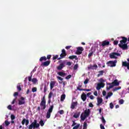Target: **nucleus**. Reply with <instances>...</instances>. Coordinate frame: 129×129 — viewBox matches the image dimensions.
<instances>
[{"mask_svg":"<svg viewBox=\"0 0 129 129\" xmlns=\"http://www.w3.org/2000/svg\"><path fill=\"white\" fill-rule=\"evenodd\" d=\"M32 76H33L32 75H31V76L28 77V81H32Z\"/></svg>","mask_w":129,"mask_h":129,"instance_id":"55","label":"nucleus"},{"mask_svg":"<svg viewBox=\"0 0 129 129\" xmlns=\"http://www.w3.org/2000/svg\"><path fill=\"white\" fill-rule=\"evenodd\" d=\"M39 124H40L41 126H44V124H45V122H44L43 120H41L39 121Z\"/></svg>","mask_w":129,"mask_h":129,"instance_id":"38","label":"nucleus"},{"mask_svg":"<svg viewBox=\"0 0 129 129\" xmlns=\"http://www.w3.org/2000/svg\"><path fill=\"white\" fill-rule=\"evenodd\" d=\"M61 83H62L63 87H64L65 85H66V84H67V82H66V81H62V82H61Z\"/></svg>","mask_w":129,"mask_h":129,"instance_id":"49","label":"nucleus"},{"mask_svg":"<svg viewBox=\"0 0 129 129\" xmlns=\"http://www.w3.org/2000/svg\"><path fill=\"white\" fill-rule=\"evenodd\" d=\"M89 98H90V99H92V100L94 99V97L93 95L90 96Z\"/></svg>","mask_w":129,"mask_h":129,"instance_id":"64","label":"nucleus"},{"mask_svg":"<svg viewBox=\"0 0 129 129\" xmlns=\"http://www.w3.org/2000/svg\"><path fill=\"white\" fill-rule=\"evenodd\" d=\"M83 129H87V123L86 122H84Z\"/></svg>","mask_w":129,"mask_h":129,"instance_id":"36","label":"nucleus"},{"mask_svg":"<svg viewBox=\"0 0 129 129\" xmlns=\"http://www.w3.org/2000/svg\"><path fill=\"white\" fill-rule=\"evenodd\" d=\"M59 114H64V110H60L59 111Z\"/></svg>","mask_w":129,"mask_h":129,"instance_id":"52","label":"nucleus"},{"mask_svg":"<svg viewBox=\"0 0 129 129\" xmlns=\"http://www.w3.org/2000/svg\"><path fill=\"white\" fill-rule=\"evenodd\" d=\"M81 98L83 101H85L87 98V96L85 94V93H83L81 96Z\"/></svg>","mask_w":129,"mask_h":129,"instance_id":"18","label":"nucleus"},{"mask_svg":"<svg viewBox=\"0 0 129 129\" xmlns=\"http://www.w3.org/2000/svg\"><path fill=\"white\" fill-rule=\"evenodd\" d=\"M101 120H102V122L103 123V124L105 125L106 122V121L104 119V117H103V116H102Z\"/></svg>","mask_w":129,"mask_h":129,"instance_id":"34","label":"nucleus"},{"mask_svg":"<svg viewBox=\"0 0 129 129\" xmlns=\"http://www.w3.org/2000/svg\"><path fill=\"white\" fill-rule=\"evenodd\" d=\"M103 73H104V71H100L99 72V74L97 75V77H100V76L103 75Z\"/></svg>","mask_w":129,"mask_h":129,"instance_id":"30","label":"nucleus"},{"mask_svg":"<svg viewBox=\"0 0 129 129\" xmlns=\"http://www.w3.org/2000/svg\"><path fill=\"white\" fill-rule=\"evenodd\" d=\"M57 74L59 75V76H61V77H65V76H66V74L62 72L57 73Z\"/></svg>","mask_w":129,"mask_h":129,"instance_id":"23","label":"nucleus"},{"mask_svg":"<svg viewBox=\"0 0 129 129\" xmlns=\"http://www.w3.org/2000/svg\"><path fill=\"white\" fill-rule=\"evenodd\" d=\"M109 106H110V108H111V109H112V108H113V107H114V105H113V103H112V102L109 104Z\"/></svg>","mask_w":129,"mask_h":129,"instance_id":"43","label":"nucleus"},{"mask_svg":"<svg viewBox=\"0 0 129 129\" xmlns=\"http://www.w3.org/2000/svg\"><path fill=\"white\" fill-rule=\"evenodd\" d=\"M89 81V79H86L84 82V84H87V83H88V82Z\"/></svg>","mask_w":129,"mask_h":129,"instance_id":"48","label":"nucleus"},{"mask_svg":"<svg viewBox=\"0 0 129 129\" xmlns=\"http://www.w3.org/2000/svg\"><path fill=\"white\" fill-rule=\"evenodd\" d=\"M99 81L100 82H101V83H103V82H105V81L102 78L100 79Z\"/></svg>","mask_w":129,"mask_h":129,"instance_id":"53","label":"nucleus"},{"mask_svg":"<svg viewBox=\"0 0 129 129\" xmlns=\"http://www.w3.org/2000/svg\"><path fill=\"white\" fill-rule=\"evenodd\" d=\"M40 106L41 107V110H44L46 109V99L45 96H44L42 99L41 102H40Z\"/></svg>","mask_w":129,"mask_h":129,"instance_id":"3","label":"nucleus"},{"mask_svg":"<svg viewBox=\"0 0 129 129\" xmlns=\"http://www.w3.org/2000/svg\"><path fill=\"white\" fill-rule=\"evenodd\" d=\"M25 103L26 102L25 101V98H24V97H21L20 98V100H19V105H22V104H25Z\"/></svg>","mask_w":129,"mask_h":129,"instance_id":"11","label":"nucleus"},{"mask_svg":"<svg viewBox=\"0 0 129 129\" xmlns=\"http://www.w3.org/2000/svg\"><path fill=\"white\" fill-rule=\"evenodd\" d=\"M59 57V55H56L55 56H53V60H56V59H58Z\"/></svg>","mask_w":129,"mask_h":129,"instance_id":"47","label":"nucleus"},{"mask_svg":"<svg viewBox=\"0 0 129 129\" xmlns=\"http://www.w3.org/2000/svg\"><path fill=\"white\" fill-rule=\"evenodd\" d=\"M117 63V60L116 59L114 61L110 60L108 61L106 64L109 67H115L116 66V63Z\"/></svg>","mask_w":129,"mask_h":129,"instance_id":"5","label":"nucleus"},{"mask_svg":"<svg viewBox=\"0 0 129 129\" xmlns=\"http://www.w3.org/2000/svg\"><path fill=\"white\" fill-rule=\"evenodd\" d=\"M47 90H48V88L47 87V86L45 85L44 87V93H46Z\"/></svg>","mask_w":129,"mask_h":129,"instance_id":"39","label":"nucleus"},{"mask_svg":"<svg viewBox=\"0 0 129 129\" xmlns=\"http://www.w3.org/2000/svg\"><path fill=\"white\" fill-rule=\"evenodd\" d=\"M100 126L101 129H105V128L104 127V126H103V125H102V124H101L100 125Z\"/></svg>","mask_w":129,"mask_h":129,"instance_id":"57","label":"nucleus"},{"mask_svg":"<svg viewBox=\"0 0 129 129\" xmlns=\"http://www.w3.org/2000/svg\"><path fill=\"white\" fill-rule=\"evenodd\" d=\"M40 62H43V61H47V57L46 56H42L39 59Z\"/></svg>","mask_w":129,"mask_h":129,"instance_id":"22","label":"nucleus"},{"mask_svg":"<svg viewBox=\"0 0 129 129\" xmlns=\"http://www.w3.org/2000/svg\"><path fill=\"white\" fill-rule=\"evenodd\" d=\"M113 44L114 45H117V44H118V40H114L113 41Z\"/></svg>","mask_w":129,"mask_h":129,"instance_id":"51","label":"nucleus"},{"mask_svg":"<svg viewBox=\"0 0 129 129\" xmlns=\"http://www.w3.org/2000/svg\"><path fill=\"white\" fill-rule=\"evenodd\" d=\"M61 52L62 53L60 54V57L57 58V60H59L58 61L59 65L57 67V70H62L66 66V60H61V59L65 58L67 56V53H66V50L64 49H62Z\"/></svg>","mask_w":129,"mask_h":129,"instance_id":"1","label":"nucleus"},{"mask_svg":"<svg viewBox=\"0 0 129 129\" xmlns=\"http://www.w3.org/2000/svg\"><path fill=\"white\" fill-rule=\"evenodd\" d=\"M84 50L82 47H78L77 49L76 54L77 55H81L82 54V51Z\"/></svg>","mask_w":129,"mask_h":129,"instance_id":"8","label":"nucleus"},{"mask_svg":"<svg viewBox=\"0 0 129 129\" xmlns=\"http://www.w3.org/2000/svg\"><path fill=\"white\" fill-rule=\"evenodd\" d=\"M73 123L72 125V126H74V125H76L77 124V123L75 122L74 121H73Z\"/></svg>","mask_w":129,"mask_h":129,"instance_id":"62","label":"nucleus"},{"mask_svg":"<svg viewBox=\"0 0 129 129\" xmlns=\"http://www.w3.org/2000/svg\"><path fill=\"white\" fill-rule=\"evenodd\" d=\"M5 123L6 126H8L10 124L11 122H9V121H8V120H6V121H5Z\"/></svg>","mask_w":129,"mask_h":129,"instance_id":"40","label":"nucleus"},{"mask_svg":"<svg viewBox=\"0 0 129 129\" xmlns=\"http://www.w3.org/2000/svg\"><path fill=\"white\" fill-rule=\"evenodd\" d=\"M78 90H80V91H85V89H81L79 88V87H77Z\"/></svg>","mask_w":129,"mask_h":129,"instance_id":"46","label":"nucleus"},{"mask_svg":"<svg viewBox=\"0 0 129 129\" xmlns=\"http://www.w3.org/2000/svg\"><path fill=\"white\" fill-rule=\"evenodd\" d=\"M113 94V93H112V92H108L107 93V96L105 97L106 99H108V97H110V96H112Z\"/></svg>","mask_w":129,"mask_h":129,"instance_id":"27","label":"nucleus"},{"mask_svg":"<svg viewBox=\"0 0 129 129\" xmlns=\"http://www.w3.org/2000/svg\"><path fill=\"white\" fill-rule=\"evenodd\" d=\"M108 84H111L112 85H113V86H118V85H119V83H118V81L116 79L114 80V81L111 83H109Z\"/></svg>","mask_w":129,"mask_h":129,"instance_id":"15","label":"nucleus"},{"mask_svg":"<svg viewBox=\"0 0 129 129\" xmlns=\"http://www.w3.org/2000/svg\"><path fill=\"white\" fill-rule=\"evenodd\" d=\"M105 85V84H104L103 83H98L96 87L97 90H100V88H103Z\"/></svg>","mask_w":129,"mask_h":129,"instance_id":"9","label":"nucleus"},{"mask_svg":"<svg viewBox=\"0 0 129 129\" xmlns=\"http://www.w3.org/2000/svg\"><path fill=\"white\" fill-rule=\"evenodd\" d=\"M11 118L12 120H14V119H15V118H16V116H15V115L12 114L11 116Z\"/></svg>","mask_w":129,"mask_h":129,"instance_id":"45","label":"nucleus"},{"mask_svg":"<svg viewBox=\"0 0 129 129\" xmlns=\"http://www.w3.org/2000/svg\"><path fill=\"white\" fill-rule=\"evenodd\" d=\"M122 40L120 41V44L122 45L123 44H125L127 41V38L124 37L123 36L121 37Z\"/></svg>","mask_w":129,"mask_h":129,"instance_id":"12","label":"nucleus"},{"mask_svg":"<svg viewBox=\"0 0 129 129\" xmlns=\"http://www.w3.org/2000/svg\"><path fill=\"white\" fill-rule=\"evenodd\" d=\"M69 59H71L72 60V59H75L76 60H78V58L77 57V56L76 55H71L69 57Z\"/></svg>","mask_w":129,"mask_h":129,"instance_id":"25","label":"nucleus"},{"mask_svg":"<svg viewBox=\"0 0 129 129\" xmlns=\"http://www.w3.org/2000/svg\"><path fill=\"white\" fill-rule=\"evenodd\" d=\"M94 52H95V49L94 50V51H92L91 52H90L88 54L89 58H90V57H91V56H92V55H93V53H94Z\"/></svg>","mask_w":129,"mask_h":129,"instance_id":"37","label":"nucleus"},{"mask_svg":"<svg viewBox=\"0 0 129 129\" xmlns=\"http://www.w3.org/2000/svg\"><path fill=\"white\" fill-rule=\"evenodd\" d=\"M79 116H80V112H77L73 115V117H75V118H78Z\"/></svg>","mask_w":129,"mask_h":129,"instance_id":"24","label":"nucleus"},{"mask_svg":"<svg viewBox=\"0 0 129 129\" xmlns=\"http://www.w3.org/2000/svg\"><path fill=\"white\" fill-rule=\"evenodd\" d=\"M31 81L34 84H36L38 82V80L36 78H33Z\"/></svg>","mask_w":129,"mask_h":129,"instance_id":"31","label":"nucleus"},{"mask_svg":"<svg viewBox=\"0 0 129 129\" xmlns=\"http://www.w3.org/2000/svg\"><path fill=\"white\" fill-rule=\"evenodd\" d=\"M97 66L95 64H94L93 66L92 65H89L88 67V69H92V70H96V69H97Z\"/></svg>","mask_w":129,"mask_h":129,"instance_id":"17","label":"nucleus"},{"mask_svg":"<svg viewBox=\"0 0 129 129\" xmlns=\"http://www.w3.org/2000/svg\"><path fill=\"white\" fill-rule=\"evenodd\" d=\"M120 56V53L112 52L109 54V57L111 59H117V56Z\"/></svg>","mask_w":129,"mask_h":129,"instance_id":"6","label":"nucleus"},{"mask_svg":"<svg viewBox=\"0 0 129 129\" xmlns=\"http://www.w3.org/2000/svg\"><path fill=\"white\" fill-rule=\"evenodd\" d=\"M50 63H51V60H47L42 62L41 64V66H42V67H47V66H49L50 65Z\"/></svg>","mask_w":129,"mask_h":129,"instance_id":"10","label":"nucleus"},{"mask_svg":"<svg viewBox=\"0 0 129 129\" xmlns=\"http://www.w3.org/2000/svg\"><path fill=\"white\" fill-rule=\"evenodd\" d=\"M90 114V109H86L84 111V115L87 117H88L89 116V115Z\"/></svg>","mask_w":129,"mask_h":129,"instance_id":"16","label":"nucleus"},{"mask_svg":"<svg viewBox=\"0 0 129 129\" xmlns=\"http://www.w3.org/2000/svg\"><path fill=\"white\" fill-rule=\"evenodd\" d=\"M52 96H53V92H50L48 94V103L50 104L51 103V98H52Z\"/></svg>","mask_w":129,"mask_h":129,"instance_id":"19","label":"nucleus"},{"mask_svg":"<svg viewBox=\"0 0 129 129\" xmlns=\"http://www.w3.org/2000/svg\"><path fill=\"white\" fill-rule=\"evenodd\" d=\"M40 127V123H38L37 119H34V121L31 123V124L27 126L28 129H35Z\"/></svg>","mask_w":129,"mask_h":129,"instance_id":"2","label":"nucleus"},{"mask_svg":"<svg viewBox=\"0 0 129 129\" xmlns=\"http://www.w3.org/2000/svg\"><path fill=\"white\" fill-rule=\"evenodd\" d=\"M17 90H18V91H21L22 90V88L21 87V84H18L17 86Z\"/></svg>","mask_w":129,"mask_h":129,"instance_id":"32","label":"nucleus"},{"mask_svg":"<svg viewBox=\"0 0 129 129\" xmlns=\"http://www.w3.org/2000/svg\"><path fill=\"white\" fill-rule=\"evenodd\" d=\"M54 108V105H51L50 106L49 109H48V111L46 113V117L47 118H50L51 117V113L53 112V109Z\"/></svg>","mask_w":129,"mask_h":129,"instance_id":"4","label":"nucleus"},{"mask_svg":"<svg viewBox=\"0 0 129 129\" xmlns=\"http://www.w3.org/2000/svg\"><path fill=\"white\" fill-rule=\"evenodd\" d=\"M66 97V95L65 94L61 95L60 97V101H64V100L65 99Z\"/></svg>","mask_w":129,"mask_h":129,"instance_id":"29","label":"nucleus"},{"mask_svg":"<svg viewBox=\"0 0 129 129\" xmlns=\"http://www.w3.org/2000/svg\"><path fill=\"white\" fill-rule=\"evenodd\" d=\"M119 89H121V87H115L113 89V91H116L117 90H119Z\"/></svg>","mask_w":129,"mask_h":129,"instance_id":"33","label":"nucleus"},{"mask_svg":"<svg viewBox=\"0 0 129 129\" xmlns=\"http://www.w3.org/2000/svg\"><path fill=\"white\" fill-rule=\"evenodd\" d=\"M32 92H36L37 91V88L34 87L32 89Z\"/></svg>","mask_w":129,"mask_h":129,"instance_id":"50","label":"nucleus"},{"mask_svg":"<svg viewBox=\"0 0 129 129\" xmlns=\"http://www.w3.org/2000/svg\"><path fill=\"white\" fill-rule=\"evenodd\" d=\"M124 103V100H123V99L119 100V104H123Z\"/></svg>","mask_w":129,"mask_h":129,"instance_id":"42","label":"nucleus"},{"mask_svg":"<svg viewBox=\"0 0 129 129\" xmlns=\"http://www.w3.org/2000/svg\"><path fill=\"white\" fill-rule=\"evenodd\" d=\"M57 79L60 80V81H63V78L60 77H57Z\"/></svg>","mask_w":129,"mask_h":129,"instance_id":"56","label":"nucleus"},{"mask_svg":"<svg viewBox=\"0 0 129 129\" xmlns=\"http://www.w3.org/2000/svg\"><path fill=\"white\" fill-rule=\"evenodd\" d=\"M66 64L68 65V66H71L72 63H71V62L68 61V62H67Z\"/></svg>","mask_w":129,"mask_h":129,"instance_id":"59","label":"nucleus"},{"mask_svg":"<svg viewBox=\"0 0 129 129\" xmlns=\"http://www.w3.org/2000/svg\"><path fill=\"white\" fill-rule=\"evenodd\" d=\"M29 119H26L25 118L23 119L22 121V124L24 125L25 123V125H28L29 124Z\"/></svg>","mask_w":129,"mask_h":129,"instance_id":"20","label":"nucleus"},{"mask_svg":"<svg viewBox=\"0 0 129 129\" xmlns=\"http://www.w3.org/2000/svg\"><path fill=\"white\" fill-rule=\"evenodd\" d=\"M71 77H72V75H69L67 77H66L65 78V79H67V80H69V79H70V78H71Z\"/></svg>","mask_w":129,"mask_h":129,"instance_id":"41","label":"nucleus"},{"mask_svg":"<svg viewBox=\"0 0 129 129\" xmlns=\"http://www.w3.org/2000/svg\"><path fill=\"white\" fill-rule=\"evenodd\" d=\"M118 46L120 48H121L122 50H127L128 48V46H127V43H123V44H121V43H120L118 44Z\"/></svg>","mask_w":129,"mask_h":129,"instance_id":"7","label":"nucleus"},{"mask_svg":"<svg viewBox=\"0 0 129 129\" xmlns=\"http://www.w3.org/2000/svg\"><path fill=\"white\" fill-rule=\"evenodd\" d=\"M78 105V102L76 101V102H73L71 103V108L72 109H74L75 108L76 106H77Z\"/></svg>","mask_w":129,"mask_h":129,"instance_id":"14","label":"nucleus"},{"mask_svg":"<svg viewBox=\"0 0 129 129\" xmlns=\"http://www.w3.org/2000/svg\"><path fill=\"white\" fill-rule=\"evenodd\" d=\"M102 94H103V96H105V95H106V92L105 91H103L102 92Z\"/></svg>","mask_w":129,"mask_h":129,"instance_id":"60","label":"nucleus"},{"mask_svg":"<svg viewBox=\"0 0 129 129\" xmlns=\"http://www.w3.org/2000/svg\"><path fill=\"white\" fill-rule=\"evenodd\" d=\"M51 57H52L51 55H47L46 59H48V60H50Z\"/></svg>","mask_w":129,"mask_h":129,"instance_id":"54","label":"nucleus"},{"mask_svg":"<svg viewBox=\"0 0 129 129\" xmlns=\"http://www.w3.org/2000/svg\"><path fill=\"white\" fill-rule=\"evenodd\" d=\"M78 68V64H76L74 67V70H77Z\"/></svg>","mask_w":129,"mask_h":129,"instance_id":"44","label":"nucleus"},{"mask_svg":"<svg viewBox=\"0 0 129 129\" xmlns=\"http://www.w3.org/2000/svg\"><path fill=\"white\" fill-rule=\"evenodd\" d=\"M55 84H56V82L51 81L50 83V89L52 90L53 88H54V86H55Z\"/></svg>","mask_w":129,"mask_h":129,"instance_id":"21","label":"nucleus"},{"mask_svg":"<svg viewBox=\"0 0 129 129\" xmlns=\"http://www.w3.org/2000/svg\"><path fill=\"white\" fill-rule=\"evenodd\" d=\"M89 106H90V107H93V104H92V103H90Z\"/></svg>","mask_w":129,"mask_h":129,"instance_id":"63","label":"nucleus"},{"mask_svg":"<svg viewBox=\"0 0 129 129\" xmlns=\"http://www.w3.org/2000/svg\"><path fill=\"white\" fill-rule=\"evenodd\" d=\"M110 42L108 40H104L102 42L101 46L105 47V46H109Z\"/></svg>","mask_w":129,"mask_h":129,"instance_id":"13","label":"nucleus"},{"mask_svg":"<svg viewBox=\"0 0 129 129\" xmlns=\"http://www.w3.org/2000/svg\"><path fill=\"white\" fill-rule=\"evenodd\" d=\"M97 101H98V105L101 104V103H102V101H103V100L101 98H98Z\"/></svg>","mask_w":129,"mask_h":129,"instance_id":"28","label":"nucleus"},{"mask_svg":"<svg viewBox=\"0 0 129 129\" xmlns=\"http://www.w3.org/2000/svg\"><path fill=\"white\" fill-rule=\"evenodd\" d=\"M19 95V93L18 92H15L14 94V96H18Z\"/></svg>","mask_w":129,"mask_h":129,"instance_id":"61","label":"nucleus"},{"mask_svg":"<svg viewBox=\"0 0 129 129\" xmlns=\"http://www.w3.org/2000/svg\"><path fill=\"white\" fill-rule=\"evenodd\" d=\"M87 117L85 115L83 114V113L81 115V120H85V119Z\"/></svg>","mask_w":129,"mask_h":129,"instance_id":"26","label":"nucleus"},{"mask_svg":"<svg viewBox=\"0 0 129 129\" xmlns=\"http://www.w3.org/2000/svg\"><path fill=\"white\" fill-rule=\"evenodd\" d=\"M108 85L110 86L109 87H106L107 90H109L111 88H112V87H113V85L108 84Z\"/></svg>","mask_w":129,"mask_h":129,"instance_id":"35","label":"nucleus"},{"mask_svg":"<svg viewBox=\"0 0 129 129\" xmlns=\"http://www.w3.org/2000/svg\"><path fill=\"white\" fill-rule=\"evenodd\" d=\"M8 109H9L10 110H12V105H8Z\"/></svg>","mask_w":129,"mask_h":129,"instance_id":"58","label":"nucleus"}]
</instances>
